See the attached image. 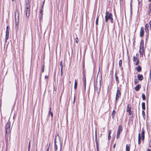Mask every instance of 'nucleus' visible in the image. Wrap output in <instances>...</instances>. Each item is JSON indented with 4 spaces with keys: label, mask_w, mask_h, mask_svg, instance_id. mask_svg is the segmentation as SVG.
Here are the masks:
<instances>
[{
    "label": "nucleus",
    "mask_w": 151,
    "mask_h": 151,
    "mask_svg": "<svg viewBox=\"0 0 151 151\" xmlns=\"http://www.w3.org/2000/svg\"><path fill=\"white\" fill-rule=\"evenodd\" d=\"M142 99L143 100H145L146 99V97L144 93H142Z\"/></svg>",
    "instance_id": "72a5a7b5"
},
{
    "label": "nucleus",
    "mask_w": 151,
    "mask_h": 151,
    "mask_svg": "<svg viewBox=\"0 0 151 151\" xmlns=\"http://www.w3.org/2000/svg\"><path fill=\"white\" fill-rule=\"evenodd\" d=\"M9 34V26H7L6 27V34L5 35V36H6L5 38H8Z\"/></svg>",
    "instance_id": "9b49d317"
},
{
    "label": "nucleus",
    "mask_w": 151,
    "mask_h": 151,
    "mask_svg": "<svg viewBox=\"0 0 151 151\" xmlns=\"http://www.w3.org/2000/svg\"><path fill=\"white\" fill-rule=\"evenodd\" d=\"M56 71L55 70V72L54 73V79L55 78V75H56Z\"/></svg>",
    "instance_id": "6e6d98bb"
},
{
    "label": "nucleus",
    "mask_w": 151,
    "mask_h": 151,
    "mask_svg": "<svg viewBox=\"0 0 151 151\" xmlns=\"http://www.w3.org/2000/svg\"><path fill=\"white\" fill-rule=\"evenodd\" d=\"M9 119L5 126V140L6 141V145L7 146L8 143V137L9 134Z\"/></svg>",
    "instance_id": "f257e3e1"
},
{
    "label": "nucleus",
    "mask_w": 151,
    "mask_h": 151,
    "mask_svg": "<svg viewBox=\"0 0 151 151\" xmlns=\"http://www.w3.org/2000/svg\"><path fill=\"white\" fill-rule=\"evenodd\" d=\"M149 24L147 23L145 25V36L146 37V38H148L149 37Z\"/></svg>",
    "instance_id": "20e7f679"
},
{
    "label": "nucleus",
    "mask_w": 151,
    "mask_h": 151,
    "mask_svg": "<svg viewBox=\"0 0 151 151\" xmlns=\"http://www.w3.org/2000/svg\"><path fill=\"white\" fill-rule=\"evenodd\" d=\"M116 143H115L114 144V145H113V148H115V147H116Z\"/></svg>",
    "instance_id": "e2e57ef3"
},
{
    "label": "nucleus",
    "mask_w": 151,
    "mask_h": 151,
    "mask_svg": "<svg viewBox=\"0 0 151 151\" xmlns=\"http://www.w3.org/2000/svg\"><path fill=\"white\" fill-rule=\"evenodd\" d=\"M112 16H113L112 14H111L109 15H105V22H108V20L109 19H110Z\"/></svg>",
    "instance_id": "0eeeda50"
},
{
    "label": "nucleus",
    "mask_w": 151,
    "mask_h": 151,
    "mask_svg": "<svg viewBox=\"0 0 151 151\" xmlns=\"http://www.w3.org/2000/svg\"><path fill=\"white\" fill-rule=\"evenodd\" d=\"M141 87V85L140 84H138L135 87L134 89L136 91H138L139 90Z\"/></svg>",
    "instance_id": "2eb2a0df"
},
{
    "label": "nucleus",
    "mask_w": 151,
    "mask_h": 151,
    "mask_svg": "<svg viewBox=\"0 0 151 151\" xmlns=\"http://www.w3.org/2000/svg\"><path fill=\"white\" fill-rule=\"evenodd\" d=\"M138 81L137 80V79H135L134 81V83L135 85L138 83Z\"/></svg>",
    "instance_id": "49530a36"
},
{
    "label": "nucleus",
    "mask_w": 151,
    "mask_h": 151,
    "mask_svg": "<svg viewBox=\"0 0 151 151\" xmlns=\"http://www.w3.org/2000/svg\"><path fill=\"white\" fill-rule=\"evenodd\" d=\"M95 142H99V139H98L97 137V130L96 129L95 131Z\"/></svg>",
    "instance_id": "f3484780"
},
{
    "label": "nucleus",
    "mask_w": 151,
    "mask_h": 151,
    "mask_svg": "<svg viewBox=\"0 0 151 151\" xmlns=\"http://www.w3.org/2000/svg\"><path fill=\"white\" fill-rule=\"evenodd\" d=\"M86 73H82L83 78L82 80L83 81V83L84 84V87L85 90L86 89Z\"/></svg>",
    "instance_id": "39448f33"
},
{
    "label": "nucleus",
    "mask_w": 151,
    "mask_h": 151,
    "mask_svg": "<svg viewBox=\"0 0 151 151\" xmlns=\"http://www.w3.org/2000/svg\"><path fill=\"white\" fill-rule=\"evenodd\" d=\"M116 114V111L115 110H113L112 111V119H114V116Z\"/></svg>",
    "instance_id": "5701e85b"
},
{
    "label": "nucleus",
    "mask_w": 151,
    "mask_h": 151,
    "mask_svg": "<svg viewBox=\"0 0 151 151\" xmlns=\"http://www.w3.org/2000/svg\"><path fill=\"white\" fill-rule=\"evenodd\" d=\"M145 131L143 128H142L141 136H145Z\"/></svg>",
    "instance_id": "2f4dec72"
},
{
    "label": "nucleus",
    "mask_w": 151,
    "mask_h": 151,
    "mask_svg": "<svg viewBox=\"0 0 151 151\" xmlns=\"http://www.w3.org/2000/svg\"><path fill=\"white\" fill-rule=\"evenodd\" d=\"M130 145L129 144H127L126 145V151H129L130 148Z\"/></svg>",
    "instance_id": "aec40b11"
},
{
    "label": "nucleus",
    "mask_w": 151,
    "mask_h": 151,
    "mask_svg": "<svg viewBox=\"0 0 151 151\" xmlns=\"http://www.w3.org/2000/svg\"><path fill=\"white\" fill-rule=\"evenodd\" d=\"M145 139V136H141V139L142 140H144Z\"/></svg>",
    "instance_id": "864d4df0"
},
{
    "label": "nucleus",
    "mask_w": 151,
    "mask_h": 151,
    "mask_svg": "<svg viewBox=\"0 0 151 151\" xmlns=\"http://www.w3.org/2000/svg\"><path fill=\"white\" fill-rule=\"evenodd\" d=\"M30 146L28 145V151H30Z\"/></svg>",
    "instance_id": "680f3d73"
},
{
    "label": "nucleus",
    "mask_w": 151,
    "mask_h": 151,
    "mask_svg": "<svg viewBox=\"0 0 151 151\" xmlns=\"http://www.w3.org/2000/svg\"><path fill=\"white\" fill-rule=\"evenodd\" d=\"M41 76H42V73H41L40 75V82L41 81Z\"/></svg>",
    "instance_id": "bf43d9fd"
},
{
    "label": "nucleus",
    "mask_w": 151,
    "mask_h": 151,
    "mask_svg": "<svg viewBox=\"0 0 151 151\" xmlns=\"http://www.w3.org/2000/svg\"><path fill=\"white\" fill-rule=\"evenodd\" d=\"M144 28L143 27H141L140 28V37H142L144 35Z\"/></svg>",
    "instance_id": "423d86ee"
},
{
    "label": "nucleus",
    "mask_w": 151,
    "mask_h": 151,
    "mask_svg": "<svg viewBox=\"0 0 151 151\" xmlns=\"http://www.w3.org/2000/svg\"><path fill=\"white\" fill-rule=\"evenodd\" d=\"M111 14H112L111 13H109V11H106L105 14V15H109Z\"/></svg>",
    "instance_id": "79ce46f5"
},
{
    "label": "nucleus",
    "mask_w": 151,
    "mask_h": 151,
    "mask_svg": "<svg viewBox=\"0 0 151 151\" xmlns=\"http://www.w3.org/2000/svg\"><path fill=\"white\" fill-rule=\"evenodd\" d=\"M57 90V88L56 87H54H54H53V91L54 92V91H56Z\"/></svg>",
    "instance_id": "603ef678"
},
{
    "label": "nucleus",
    "mask_w": 151,
    "mask_h": 151,
    "mask_svg": "<svg viewBox=\"0 0 151 151\" xmlns=\"http://www.w3.org/2000/svg\"><path fill=\"white\" fill-rule=\"evenodd\" d=\"M50 115H51V120H52V119H53V113L51 111L49 112L47 116V117L46 119L47 120H48L49 117Z\"/></svg>",
    "instance_id": "6e6552de"
},
{
    "label": "nucleus",
    "mask_w": 151,
    "mask_h": 151,
    "mask_svg": "<svg viewBox=\"0 0 151 151\" xmlns=\"http://www.w3.org/2000/svg\"><path fill=\"white\" fill-rule=\"evenodd\" d=\"M148 13L149 16H151V6H149Z\"/></svg>",
    "instance_id": "a878e982"
},
{
    "label": "nucleus",
    "mask_w": 151,
    "mask_h": 151,
    "mask_svg": "<svg viewBox=\"0 0 151 151\" xmlns=\"http://www.w3.org/2000/svg\"><path fill=\"white\" fill-rule=\"evenodd\" d=\"M120 133L117 132L116 138L117 139H119V138L120 135Z\"/></svg>",
    "instance_id": "4c0bfd02"
},
{
    "label": "nucleus",
    "mask_w": 151,
    "mask_h": 151,
    "mask_svg": "<svg viewBox=\"0 0 151 151\" xmlns=\"http://www.w3.org/2000/svg\"><path fill=\"white\" fill-rule=\"evenodd\" d=\"M144 41L143 40H141L140 43L139 47L140 49L141 48H144Z\"/></svg>",
    "instance_id": "9d476101"
},
{
    "label": "nucleus",
    "mask_w": 151,
    "mask_h": 151,
    "mask_svg": "<svg viewBox=\"0 0 151 151\" xmlns=\"http://www.w3.org/2000/svg\"><path fill=\"white\" fill-rule=\"evenodd\" d=\"M122 60H119V65L120 67H122Z\"/></svg>",
    "instance_id": "c9c22d12"
},
{
    "label": "nucleus",
    "mask_w": 151,
    "mask_h": 151,
    "mask_svg": "<svg viewBox=\"0 0 151 151\" xmlns=\"http://www.w3.org/2000/svg\"><path fill=\"white\" fill-rule=\"evenodd\" d=\"M122 126L121 125H120L119 126L117 132L120 133L122 131Z\"/></svg>",
    "instance_id": "dca6fc26"
},
{
    "label": "nucleus",
    "mask_w": 151,
    "mask_h": 151,
    "mask_svg": "<svg viewBox=\"0 0 151 151\" xmlns=\"http://www.w3.org/2000/svg\"><path fill=\"white\" fill-rule=\"evenodd\" d=\"M75 42L76 43H77V44L78 43V38H75Z\"/></svg>",
    "instance_id": "09e8293b"
},
{
    "label": "nucleus",
    "mask_w": 151,
    "mask_h": 151,
    "mask_svg": "<svg viewBox=\"0 0 151 151\" xmlns=\"http://www.w3.org/2000/svg\"><path fill=\"white\" fill-rule=\"evenodd\" d=\"M51 110H52L51 107H50L49 108V112H51Z\"/></svg>",
    "instance_id": "0e129e2a"
},
{
    "label": "nucleus",
    "mask_w": 151,
    "mask_h": 151,
    "mask_svg": "<svg viewBox=\"0 0 151 151\" xmlns=\"http://www.w3.org/2000/svg\"><path fill=\"white\" fill-rule=\"evenodd\" d=\"M63 69H62V68H61L60 76H63Z\"/></svg>",
    "instance_id": "c03bdc74"
},
{
    "label": "nucleus",
    "mask_w": 151,
    "mask_h": 151,
    "mask_svg": "<svg viewBox=\"0 0 151 151\" xmlns=\"http://www.w3.org/2000/svg\"><path fill=\"white\" fill-rule=\"evenodd\" d=\"M60 151H61V147H62V143L61 142H60Z\"/></svg>",
    "instance_id": "4d7b16f0"
},
{
    "label": "nucleus",
    "mask_w": 151,
    "mask_h": 151,
    "mask_svg": "<svg viewBox=\"0 0 151 151\" xmlns=\"http://www.w3.org/2000/svg\"><path fill=\"white\" fill-rule=\"evenodd\" d=\"M99 142H96V151H99V147L98 144Z\"/></svg>",
    "instance_id": "b1692460"
},
{
    "label": "nucleus",
    "mask_w": 151,
    "mask_h": 151,
    "mask_svg": "<svg viewBox=\"0 0 151 151\" xmlns=\"http://www.w3.org/2000/svg\"><path fill=\"white\" fill-rule=\"evenodd\" d=\"M86 70L85 69H83L82 73H86Z\"/></svg>",
    "instance_id": "5fc2aeb1"
},
{
    "label": "nucleus",
    "mask_w": 151,
    "mask_h": 151,
    "mask_svg": "<svg viewBox=\"0 0 151 151\" xmlns=\"http://www.w3.org/2000/svg\"><path fill=\"white\" fill-rule=\"evenodd\" d=\"M115 80L116 81V84H118L119 83V77L116 75V72L115 73Z\"/></svg>",
    "instance_id": "ddd939ff"
},
{
    "label": "nucleus",
    "mask_w": 151,
    "mask_h": 151,
    "mask_svg": "<svg viewBox=\"0 0 151 151\" xmlns=\"http://www.w3.org/2000/svg\"><path fill=\"white\" fill-rule=\"evenodd\" d=\"M135 69L137 71L139 72L142 71V68L139 65L135 68Z\"/></svg>",
    "instance_id": "4468645a"
},
{
    "label": "nucleus",
    "mask_w": 151,
    "mask_h": 151,
    "mask_svg": "<svg viewBox=\"0 0 151 151\" xmlns=\"http://www.w3.org/2000/svg\"><path fill=\"white\" fill-rule=\"evenodd\" d=\"M137 61L136 62H135V63H134L135 65H137L139 64V60L137 58Z\"/></svg>",
    "instance_id": "f704fd0d"
},
{
    "label": "nucleus",
    "mask_w": 151,
    "mask_h": 151,
    "mask_svg": "<svg viewBox=\"0 0 151 151\" xmlns=\"http://www.w3.org/2000/svg\"><path fill=\"white\" fill-rule=\"evenodd\" d=\"M121 92L119 89H117V92L116 93V95H119V96H121Z\"/></svg>",
    "instance_id": "7c9ffc66"
},
{
    "label": "nucleus",
    "mask_w": 151,
    "mask_h": 151,
    "mask_svg": "<svg viewBox=\"0 0 151 151\" xmlns=\"http://www.w3.org/2000/svg\"><path fill=\"white\" fill-rule=\"evenodd\" d=\"M56 143H54V148H55V150H57L58 147L57 145L56 144Z\"/></svg>",
    "instance_id": "e433bc0d"
},
{
    "label": "nucleus",
    "mask_w": 151,
    "mask_h": 151,
    "mask_svg": "<svg viewBox=\"0 0 151 151\" xmlns=\"http://www.w3.org/2000/svg\"><path fill=\"white\" fill-rule=\"evenodd\" d=\"M43 9H40V15H43Z\"/></svg>",
    "instance_id": "a19ab883"
},
{
    "label": "nucleus",
    "mask_w": 151,
    "mask_h": 151,
    "mask_svg": "<svg viewBox=\"0 0 151 151\" xmlns=\"http://www.w3.org/2000/svg\"><path fill=\"white\" fill-rule=\"evenodd\" d=\"M129 112V114L130 115H131V117H133L134 116L133 114V113L132 111H129L128 112Z\"/></svg>",
    "instance_id": "c85d7f7f"
},
{
    "label": "nucleus",
    "mask_w": 151,
    "mask_h": 151,
    "mask_svg": "<svg viewBox=\"0 0 151 151\" xmlns=\"http://www.w3.org/2000/svg\"><path fill=\"white\" fill-rule=\"evenodd\" d=\"M137 60V58H136L135 56H134L133 57V60L134 61H135Z\"/></svg>",
    "instance_id": "8fccbe9b"
},
{
    "label": "nucleus",
    "mask_w": 151,
    "mask_h": 151,
    "mask_svg": "<svg viewBox=\"0 0 151 151\" xmlns=\"http://www.w3.org/2000/svg\"><path fill=\"white\" fill-rule=\"evenodd\" d=\"M135 40V38H133V45H135V44H134Z\"/></svg>",
    "instance_id": "052dcab7"
},
{
    "label": "nucleus",
    "mask_w": 151,
    "mask_h": 151,
    "mask_svg": "<svg viewBox=\"0 0 151 151\" xmlns=\"http://www.w3.org/2000/svg\"><path fill=\"white\" fill-rule=\"evenodd\" d=\"M119 96V95H116V100H115V102H117V101L119 100V99L120 96Z\"/></svg>",
    "instance_id": "cd10ccee"
},
{
    "label": "nucleus",
    "mask_w": 151,
    "mask_h": 151,
    "mask_svg": "<svg viewBox=\"0 0 151 151\" xmlns=\"http://www.w3.org/2000/svg\"><path fill=\"white\" fill-rule=\"evenodd\" d=\"M140 56L141 57H142L143 56V54L144 52H145L144 50V48H141V49H139V50Z\"/></svg>",
    "instance_id": "1a4fd4ad"
},
{
    "label": "nucleus",
    "mask_w": 151,
    "mask_h": 151,
    "mask_svg": "<svg viewBox=\"0 0 151 151\" xmlns=\"http://www.w3.org/2000/svg\"><path fill=\"white\" fill-rule=\"evenodd\" d=\"M148 1L150 2L151 3L149 4V6H151V0H148Z\"/></svg>",
    "instance_id": "69168bd1"
},
{
    "label": "nucleus",
    "mask_w": 151,
    "mask_h": 151,
    "mask_svg": "<svg viewBox=\"0 0 151 151\" xmlns=\"http://www.w3.org/2000/svg\"><path fill=\"white\" fill-rule=\"evenodd\" d=\"M45 67V64L44 63L42 65V71L41 73H43L44 71V69Z\"/></svg>",
    "instance_id": "c756f323"
},
{
    "label": "nucleus",
    "mask_w": 151,
    "mask_h": 151,
    "mask_svg": "<svg viewBox=\"0 0 151 151\" xmlns=\"http://www.w3.org/2000/svg\"><path fill=\"white\" fill-rule=\"evenodd\" d=\"M109 19L110 20L111 22V23H113L114 22V20L113 18V16H112V17H111Z\"/></svg>",
    "instance_id": "a18cd8bd"
},
{
    "label": "nucleus",
    "mask_w": 151,
    "mask_h": 151,
    "mask_svg": "<svg viewBox=\"0 0 151 151\" xmlns=\"http://www.w3.org/2000/svg\"><path fill=\"white\" fill-rule=\"evenodd\" d=\"M77 80L76 79H75V83H74V88L75 90L76 89L77 86Z\"/></svg>",
    "instance_id": "412c9836"
},
{
    "label": "nucleus",
    "mask_w": 151,
    "mask_h": 151,
    "mask_svg": "<svg viewBox=\"0 0 151 151\" xmlns=\"http://www.w3.org/2000/svg\"><path fill=\"white\" fill-rule=\"evenodd\" d=\"M57 137H58L59 139L60 137L58 134H56L55 137V140H54V143H56V139L57 138Z\"/></svg>",
    "instance_id": "bb28decb"
},
{
    "label": "nucleus",
    "mask_w": 151,
    "mask_h": 151,
    "mask_svg": "<svg viewBox=\"0 0 151 151\" xmlns=\"http://www.w3.org/2000/svg\"><path fill=\"white\" fill-rule=\"evenodd\" d=\"M147 151H151V150L150 149L148 148L147 149Z\"/></svg>",
    "instance_id": "774afa93"
},
{
    "label": "nucleus",
    "mask_w": 151,
    "mask_h": 151,
    "mask_svg": "<svg viewBox=\"0 0 151 151\" xmlns=\"http://www.w3.org/2000/svg\"><path fill=\"white\" fill-rule=\"evenodd\" d=\"M138 143L139 144H140L141 143V136L140 133L138 134Z\"/></svg>",
    "instance_id": "a211bd4d"
},
{
    "label": "nucleus",
    "mask_w": 151,
    "mask_h": 151,
    "mask_svg": "<svg viewBox=\"0 0 151 151\" xmlns=\"http://www.w3.org/2000/svg\"><path fill=\"white\" fill-rule=\"evenodd\" d=\"M102 80V78L101 77V79L99 81V86H97V85H96V86L95 82V81H94V92H95L96 88V91H97V92L98 95L99 94V93L100 92L101 89V83Z\"/></svg>",
    "instance_id": "7ed1b4c3"
},
{
    "label": "nucleus",
    "mask_w": 151,
    "mask_h": 151,
    "mask_svg": "<svg viewBox=\"0 0 151 151\" xmlns=\"http://www.w3.org/2000/svg\"><path fill=\"white\" fill-rule=\"evenodd\" d=\"M49 78V76H47L46 75L45 76V79H47Z\"/></svg>",
    "instance_id": "3c124183"
},
{
    "label": "nucleus",
    "mask_w": 151,
    "mask_h": 151,
    "mask_svg": "<svg viewBox=\"0 0 151 151\" xmlns=\"http://www.w3.org/2000/svg\"><path fill=\"white\" fill-rule=\"evenodd\" d=\"M25 7L26 10L25 12H26V17L27 18H28L30 14V6L29 3H27L25 4Z\"/></svg>",
    "instance_id": "f03ea898"
},
{
    "label": "nucleus",
    "mask_w": 151,
    "mask_h": 151,
    "mask_svg": "<svg viewBox=\"0 0 151 151\" xmlns=\"http://www.w3.org/2000/svg\"><path fill=\"white\" fill-rule=\"evenodd\" d=\"M111 130H109V134H108V139L109 140H110L111 138Z\"/></svg>",
    "instance_id": "4be33fe9"
},
{
    "label": "nucleus",
    "mask_w": 151,
    "mask_h": 151,
    "mask_svg": "<svg viewBox=\"0 0 151 151\" xmlns=\"http://www.w3.org/2000/svg\"><path fill=\"white\" fill-rule=\"evenodd\" d=\"M142 116L143 117V118H144V119L145 120V112L144 111H142Z\"/></svg>",
    "instance_id": "473e14b6"
},
{
    "label": "nucleus",
    "mask_w": 151,
    "mask_h": 151,
    "mask_svg": "<svg viewBox=\"0 0 151 151\" xmlns=\"http://www.w3.org/2000/svg\"><path fill=\"white\" fill-rule=\"evenodd\" d=\"M75 100H76V96H74V98H73V104H74L75 102Z\"/></svg>",
    "instance_id": "de8ad7c7"
},
{
    "label": "nucleus",
    "mask_w": 151,
    "mask_h": 151,
    "mask_svg": "<svg viewBox=\"0 0 151 151\" xmlns=\"http://www.w3.org/2000/svg\"><path fill=\"white\" fill-rule=\"evenodd\" d=\"M145 102H142V108L143 110H145Z\"/></svg>",
    "instance_id": "393cba45"
},
{
    "label": "nucleus",
    "mask_w": 151,
    "mask_h": 151,
    "mask_svg": "<svg viewBox=\"0 0 151 151\" xmlns=\"http://www.w3.org/2000/svg\"><path fill=\"white\" fill-rule=\"evenodd\" d=\"M43 15H40L39 16V18L40 19H41L42 18Z\"/></svg>",
    "instance_id": "13d9d810"
},
{
    "label": "nucleus",
    "mask_w": 151,
    "mask_h": 151,
    "mask_svg": "<svg viewBox=\"0 0 151 151\" xmlns=\"http://www.w3.org/2000/svg\"><path fill=\"white\" fill-rule=\"evenodd\" d=\"M82 65H83V66H82L83 69H85V62H84V60L83 61Z\"/></svg>",
    "instance_id": "ea45409f"
},
{
    "label": "nucleus",
    "mask_w": 151,
    "mask_h": 151,
    "mask_svg": "<svg viewBox=\"0 0 151 151\" xmlns=\"http://www.w3.org/2000/svg\"><path fill=\"white\" fill-rule=\"evenodd\" d=\"M44 5H42L41 9H43V6Z\"/></svg>",
    "instance_id": "338daca9"
},
{
    "label": "nucleus",
    "mask_w": 151,
    "mask_h": 151,
    "mask_svg": "<svg viewBox=\"0 0 151 151\" xmlns=\"http://www.w3.org/2000/svg\"><path fill=\"white\" fill-rule=\"evenodd\" d=\"M60 65L61 66V68H62V69H63V65L62 64V61H61L60 63Z\"/></svg>",
    "instance_id": "37998d69"
},
{
    "label": "nucleus",
    "mask_w": 151,
    "mask_h": 151,
    "mask_svg": "<svg viewBox=\"0 0 151 151\" xmlns=\"http://www.w3.org/2000/svg\"><path fill=\"white\" fill-rule=\"evenodd\" d=\"M99 16H98L96 20V24L98 25V20H99Z\"/></svg>",
    "instance_id": "58836bf2"
},
{
    "label": "nucleus",
    "mask_w": 151,
    "mask_h": 151,
    "mask_svg": "<svg viewBox=\"0 0 151 151\" xmlns=\"http://www.w3.org/2000/svg\"><path fill=\"white\" fill-rule=\"evenodd\" d=\"M137 77L138 80L140 81H142L143 79V76L140 74H138L137 75Z\"/></svg>",
    "instance_id": "f8f14e48"
},
{
    "label": "nucleus",
    "mask_w": 151,
    "mask_h": 151,
    "mask_svg": "<svg viewBox=\"0 0 151 151\" xmlns=\"http://www.w3.org/2000/svg\"><path fill=\"white\" fill-rule=\"evenodd\" d=\"M131 107L130 105L128 104L127 106V110L126 111L128 112L129 111H131Z\"/></svg>",
    "instance_id": "6ab92c4d"
}]
</instances>
